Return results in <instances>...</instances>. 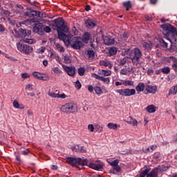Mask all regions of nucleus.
I'll return each instance as SVG.
<instances>
[{
    "instance_id": "7",
    "label": "nucleus",
    "mask_w": 177,
    "mask_h": 177,
    "mask_svg": "<svg viewBox=\"0 0 177 177\" xmlns=\"http://www.w3.org/2000/svg\"><path fill=\"white\" fill-rule=\"evenodd\" d=\"M60 110L62 113H66V114L75 113V104L73 102L66 103L61 106Z\"/></svg>"
},
{
    "instance_id": "63",
    "label": "nucleus",
    "mask_w": 177,
    "mask_h": 177,
    "mask_svg": "<svg viewBox=\"0 0 177 177\" xmlns=\"http://www.w3.org/2000/svg\"><path fill=\"white\" fill-rule=\"evenodd\" d=\"M43 65L44 66V67H46L48 66V60L44 59L43 61Z\"/></svg>"
},
{
    "instance_id": "59",
    "label": "nucleus",
    "mask_w": 177,
    "mask_h": 177,
    "mask_svg": "<svg viewBox=\"0 0 177 177\" xmlns=\"http://www.w3.org/2000/svg\"><path fill=\"white\" fill-rule=\"evenodd\" d=\"M45 49H46L45 47L41 46V47L39 49V53H44V52H45Z\"/></svg>"
},
{
    "instance_id": "37",
    "label": "nucleus",
    "mask_w": 177,
    "mask_h": 177,
    "mask_svg": "<svg viewBox=\"0 0 177 177\" xmlns=\"http://www.w3.org/2000/svg\"><path fill=\"white\" fill-rule=\"evenodd\" d=\"M126 63H129V58L124 57L122 59H120V64L122 66H124V64H126Z\"/></svg>"
},
{
    "instance_id": "31",
    "label": "nucleus",
    "mask_w": 177,
    "mask_h": 177,
    "mask_svg": "<svg viewBox=\"0 0 177 177\" xmlns=\"http://www.w3.org/2000/svg\"><path fill=\"white\" fill-rule=\"evenodd\" d=\"M160 71L163 73V74H169V73H171V68H169V66H165L160 68Z\"/></svg>"
},
{
    "instance_id": "20",
    "label": "nucleus",
    "mask_w": 177,
    "mask_h": 177,
    "mask_svg": "<svg viewBox=\"0 0 177 177\" xmlns=\"http://www.w3.org/2000/svg\"><path fill=\"white\" fill-rule=\"evenodd\" d=\"M177 93V84L172 86L170 89L169 90V95H176Z\"/></svg>"
},
{
    "instance_id": "44",
    "label": "nucleus",
    "mask_w": 177,
    "mask_h": 177,
    "mask_svg": "<svg viewBox=\"0 0 177 177\" xmlns=\"http://www.w3.org/2000/svg\"><path fill=\"white\" fill-rule=\"evenodd\" d=\"M100 81H102L104 84H110V78L109 77H102Z\"/></svg>"
},
{
    "instance_id": "8",
    "label": "nucleus",
    "mask_w": 177,
    "mask_h": 177,
    "mask_svg": "<svg viewBox=\"0 0 177 177\" xmlns=\"http://www.w3.org/2000/svg\"><path fill=\"white\" fill-rule=\"evenodd\" d=\"M34 32L39 35H44V24L39 23L33 27Z\"/></svg>"
},
{
    "instance_id": "38",
    "label": "nucleus",
    "mask_w": 177,
    "mask_h": 177,
    "mask_svg": "<svg viewBox=\"0 0 177 177\" xmlns=\"http://www.w3.org/2000/svg\"><path fill=\"white\" fill-rule=\"evenodd\" d=\"M102 75H104V77H109V75H111V71L110 70H102Z\"/></svg>"
},
{
    "instance_id": "27",
    "label": "nucleus",
    "mask_w": 177,
    "mask_h": 177,
    "mask_svg": "<svg viewBox=\"0 0 177 177\" xmlns=\"http://www.w3.org/2000/svg\"><path fill=\"white\" fill-rule=\"evenodd\" d=\"M94 91L98 96H100V95H103V91L102 90V88L99 86H96L94 87Z\"/></svg>"
},
{
    "instance_id": "52",
    "label": "nucleus",
    "mask_w": 177,
    "mask_h": 177,
    "mask_svg": "<svg viewBox=\"0 0 177 177\" xmlns=\"http://www.w3.org/2000/svg\"><path fill=\"white\" fill-rule=\"evenodd\" d=\"M87 88H88V91L91 93L93 92V89H95V88H93V86L92 85H88Z\"/></svg>"
},
{
    "instance_id": "45",
    "label": "nucleus",
    "mask_w": 177,
    "mask_h": 177,
    "mask_svg": "<svg viewBox=\"0 0 177 177\" xmlns=\"http://www.w3.org/2000/svg\"><path fill=\"white\" fill-rule=\"evenodd\" d=\"M48 96H50V97H54L55 99H57L59 94H56L55 93L48 92Z\"/></svg>"
},
{
    "instance_id": "61",
    "label": "nucleus",
    "mask_w": 177,
    "mask_h": 177,
    "mask_svg": "<svg viewBox=\"0 0 177 177\" xmlns=\"http://www.w3.org/2000/svg\"><path fill=\"white\" fill-rule=\"evenodd\" d=\"M172 68H173V70H174L176 73H177V64H174L172 65Z\"/></svg>"
},
{
    "instance_id": "47",
    "label": "nucleus",
    "mask_w": 177,
    "mask_h": 177,
    "mask_svg": "<svg viewBox=\"0 0 177 177\" xmlns=\"http://www.w3.org/2000/svg\"><path fill=\"white\" fill-rule=\"evenodd\" d=\"M12 34L13 35H15V37L16 38H20L21 36L19 34V32H17L16 30H14V31H12Z\"/></svg>"
},
{
    "instance_id": "18",
    "label": "nucleus",
    "mask_w": 177,
    "mask_h": 177,
    "mask_svg": "<svg viewBox=\"0 0 177 177\" xmlns=\"http://www.w3.org/2000/svg\"><path fill=\"white\" fill-rule=\"evenodd\" d=\"M89 39H91V34H89V32H85L83 35L82 42H84V44H88V42H89Z\"/></svg>"
},
{
    "instance_id": "42",
    "label": "nucleus",
    "mask_w": 177,
    "mask_h": 177,
    "mask_svg": "<svg viewBox=\"0 0 177 177\" xmlns=\"http://www.w3.org/2000/svg\"><path fill=\"white\" fill-rule=\"evenodd\" d=\"M50 31H52V29H50V27H49V26H45V27H44V26H43V35H44L45 32L49 33V32H50Z\"/></svg>"
},
{
    "instance_id": "24",
    "label": "nucleus",
    "mask_w": 177,
    "mask_h": 177,
    "mask_svg": "<svg viewBox=\"0 0 177 177\" xmlns=\"http://www.w3.org/2000/svg\"><path fill=\"white\" fill-rule=\"evenodd\" d=\"M12 106L15 109H19L20 110H23L24 109V106L23 104H19L17 100L13 102Z\"/></svg>"
},
{
    "instance_id": "23",
    "label": "nucleus",
    "mask_w": 177,
    "mask_h": 177,
    "mask_svg": "<svg viewBox=\"0 0 177 177\" xmlns=\"http://www.w3.org/2000/svg\"><path fill=\"white\" fill-rule=\"evenodd\" d=\"M124 8H126V10H129V9H132V3L131 1H127L126 2H123L122 3Z\"/></svg>"
},
{
    "instance_id": "64",
    "label": "nucleus",
    "mask_w": 177,
    "mask_h": 177,
    "mask_svg": "<svg viewBox=\"0 0 177 177\" xmlns=\"http://www.w3.org/2000/svg\"><path fill=\"white\" fill-rule=\"evenodd\" d=\"M85 10H86V12H89V10H91V6H89L88 5L86 6Z\"/></svg>"
},
{
    "instance_id": "14",
    "label": "nucleus",
    "mask_w": 177,
    "mask_h": 177,
    "mask_svg": "<svg viewBox=\"0 0 177 177\" xmlns=\"http://www.w3.org/2000/svg\"><path fill=\"white\" fill-rule=\"evenodd\" d=\"M72 150L76 151L77 153H85V149L82 146L78 145H74L72 147Z\"/></svg>"
},
{
    "instance_id": "5",
    "label": "nucleus",
    "mask_w": 177,
    "mask_h": 177,
    "mask_svg": "<svg viewBox=\"0 0 177 177\" xmlns=\"http://www.w3.org/2000/svg\"><path fill=\"white\" fill-rule=\"evenodd\" d=\"M17 48L19 52L24 53V55H30V53H32V50H34L32 46L21 43H17Z\"/></svg>"
},
{
    "instance_id": "35",
    "label": "nucleus",
    "mask_w": 177,
    "mask_h": 177,
    "mask_svg": "<svg viewBox=\"0 0 177 177\" xmlns=\"http://www.w3.org/2000/svg\"><path fill=\"white\" fill-rule=\"evenodd\" d=\"M23 41L26 42V44H29L30 45L35 44V41L33 39L24 38L23 39Z\"/></svg>"
},
{
    "instance_id": "22",
    "label": "nucleus",
    "mask_w": 177,
    "mask_h": 177,
    "mask_svg": "<svg viewBox=\"0 0 177 177\" xmlns=\"http://www.w3.org/2000/svg\"><path fill=\"white\" fill-rule=\"evenodd\" d=\"M31 15H27L29 17H33L34 19L37 18V17H41V12L39 11H31Z\"/></svg>"
},
{
    "instance_id": "60",
    "label": "nucleus",
    "mask_w": 177,
    "mask_h": 177,
    "mask_svg": "<svg viewBox=\"0 0 177 177\" xmlns=\"http://www.w3.org/2000/svg\"><path fill=\"white\" fill-rule=\"evenodd\" d=\"M72 31L73 32L75 35H77V34L78 33V30H77V28H75V27H73L72 28Z\"/></svg>"
},
{
    "instance_id": "17",
    "label": "nucleus",
    "mask_w": 177,
    "mask_h": 177,
    "mask_svg": "<svg viewBox=\"0 0 177 177\" xmlns=\"http://www.w3.org/2000/svg\"><path fill=\"white\" fill-rule=\"evenodd\" d=\"M127 124H132L133 127H137L138 126V120L132 118V116H129L127 118V121H126Z\"/></svg>"
},
{
    "instance_id": "13",
    "label": "nucleus",
    "mask_w": 177,
    "mask_h": 177,
    "mask_svg": "<svg viewBox=\"0 0 177 177\" xmlns=\"http://www.w3.org/2000/svg\"><path fill=\"white\" fill-rule=\"evenodd\" d=\"M151 170V169L149 167H145V169L141 171V173L139 175V177H149V172H150V171Z\"/></svg>"
},
{
    "instance_id": "19",
    "label": "nucleus",
    "mask_w": 177,
    "mask_h": 177,
    "mask_svg": "<svg viewBox=\"0 0 177 177\" xmlns=\"http://www.w3.org/2000/svg\"><path fill=\"white\" fill-rule=\"evenodd\" d=\"M123 85L124 86H131L133 88V86H135V82L132 80H123Z\"/></svg>"
},
{
    "instance_id": "10",
    "label": "nucleus",
    "mask_w": 177,
    "mask_h": 177,
    "mask_svg": "<svg viewBox=\"0 0 177 177\" xmlns=\"http://www.w3.org/2000/svg\"><path fill=\"white\" fill-rule=\"evenodd\" d=\"M141 45L147 50H150L153 48V43L151 41H145V40H142L141 41Z\"/></svg>"
},
{
    "instance_id": "16",
    "label": "nucleus",
    "mask_w": 177,
    "mask_h": 177,
    "mask_svg": "<svg viewBox=\"0 0 177 177\" xmlns=\"http://www.w3.org/2000/svg\"><path fill=\"white\" fill-rule=\"evenodd\" d=\"M32 75L35 78H37V80H39L40 81H46V79H45V77L42 76L41 73H39L37 71L33 72Z\"/></svg>"
},
{
    "instance_id": "30",
    "label": "nucleus",
    "mask_w": 177,
    "mask_h": 177,
    "mask_svg": "<svg viewBox=\"0 0 177 177\" xmlns=\"http://www.w3.org/2000/svg\"><path fill=\"white\" fill-rule=\"evenodd\" d=\"M146 110L148 113H156V106L154 105H149L147 106Z\"/></svg>"
},
{
    "instance_id": "11",
    "label": "nucleus",
    "mask_w": 177,
    "mask_h": 177,
    "mask_svg": "<svg viewBox=\"0 0 177 177\" xmlns=\"http://www.w3.org/2000/svg\"><path fill=\"white\" fill-rule=\"evenodd\" d=\"M85 24L88 28H95L96 27V21L92 19H87L85 21Z\"/></svg>"
},
{
    "instance_id": "51",
    "label": "nucleus",
    "mask_w": 177,
    "mask_h": 177,
    "mask_svg": "<svg viewBox=\"0 0 177 177\" xmlns=\"http://www.w3.org/2000/svg\"><path fill=\"white\" fill-rule=\"evenodd\" d=\"M21 77H22V78H24V79L30 78V75L27 73H25L21 74Z\"/></svg>"
},
{
    "instance_id": "57",
    "label": "nucleus",
    "mask_w": 177,
    "mask_h": 177,
    "mask_svg": "<svg viewBox=\"0 0 177 177\" xmlns=\"http://www.w3.org/2000/svg\"><path fill=\"white\" fill-rule=\"evenodd\" d=\"M115 86H121V85H123V80L122 82H115Z\"/></svg>"
},
{
    "instance_id": "4",
    "label": "nucleus",
    "mask_w": 177,
    "mask_h": 177,
    "mask_svg": "<svg viewBox=\"0 0 177 177\" xmlns=\"http://www.w3.org/2000/svg\"><path fill=\"white\" fill-rule=\"evenodd\" d=\"M146 88V85L143 82H140L136 86L135 88H121L116 91V93H119L120 96H125L126 97H129V96H133V95H138L140 93V92H143L145 88Z\"/></svg>"
},
{
    "instance_id": "32",
    "label": "nucleus",
    "mask_w": 177,
    "mask_h": 177,
    "mask_svg": "<svg viewBox=\"0 0 177 177\" xmlns=\"http://www.w3.org/2000/svg\"><path fill=\"white\" fill-rule=\"evenodd\" d=\"M109 53L111 56H114V55L117 54V48L112 47L109 50Z\"/></svg>"
},
{
    "instance_id": "2",
    "label": "nucleus",
    "mask_w": 177,
    "mask_h": 177,
    "mask_svg": "<svg viewBox=\"0 0 177 177\" xmlns=\"http://www.w3.org/2000/svg\"><path fill=\"white\" fill-rule=\"evenodd\" d=\"M66 160V162L69 164V165L77 167L78 168H80V167H85V165L89 167L91 169H95V171H99V169H102L103 168V165L100 163H88V159L86 158L82 159L80 158L68 157Z\"/></svg>"
},
{
    "instance_id": "36",
    "label": "nucleus",
    "mask_w": 177,
    "mask_h": 177,
    "mask_svg": "<svg viewBox=\"0 0 177 177\" xmlns=\"http://www.w3.org/2000/svg\"><path fill=\"white\" fill-rule=\"evenodd\" d=\"M159 42L163 48H168V43H167L164 39H159Z\"/></svg>"
},
{
    "instance_id": "29",
    "label": "nucleus",
    "mask_w": 177,
    "mask_h": 177,
    "mask_svg": "<svg viewBox=\"0 0 177 177\" xmlns=\"http://www.w3.org/2000/svg\"><path fill=\"white\" fill-rule=\"evenodd\" d=\"M63 60L66 64H70L71 63V58H70V55H64Z\"/></svg>"
},
{
    "instance_id": "62",
    "label": "nucleus",
    "mask_w": 177,
    "mask_h": 177,
    "mask_svg": "<svg viewBox=\"0 0 177 177\" xmlns=\"http://www.w3.org/2000/svg\"><path fill=\"white\" fill-rule=\"evenodd\" d=\"M28 96H31V97H34L35 96V93H28Z\"/></svg>"
},
{
    "instance_id": "3",
    "label": "nucleus",
    "mask_w": 177,
    "mask_h": 177,
    "mask_svg": "<svg viewBox=\"0 0 177 177\" xmlns=\"http://www.w3.org/2000/svg\"><path fill=\"white\" fill-rule=\"evenodd\" d=\"M161 28L163 30L162 34L165 35V38L169 41L171 44H175L177 38L176 28L169 24H165L161 25Z\"/></svg>"
},
{
    "instance_id": "34",
    "label": "nucleus",
    "mask_w": 177,
    "mask_h": 177,
    "mask_svg": "<svg viewBox=\"0 0 177 177\" xmlns=\"http://www.w3.org/2000/svg\"><path fill=\"white\" fill-rule=\"evenodd\" d=\"M108 162L111 165V167H113V168H114V167H117L118 164H120V160L116 159L113 162Z\"/></svg>"
},
{
    "instance_id": "54",
    "label": "nucleus",
    "mask_w": 177,
    "mask_h": 177,
    "mask_svg": "<svg viewBox=\"0 0 177 177\" xmlns=\"http://www.w3.org/2000/svg\"><path fill=\"white\" fill-rule=\"evenodd\" d=\"M22 154L23 156H28V154H30V151L28 149L24 150Z\"/></svg>"
},
{
    "instance_id": "6",
    "label": "nucleus",
    "mask_w": 177,
    "mask_h": 177,
    "mask_svg": "<svg viewBox=\"0 0 177 177\" xmlns=\"http://www.w3.org/2000/svg\"><path fill=\"white\" fill-rule=\"evenodd\" d=\"M133 55H131V59L133 66H138L142 57V51L138 48H134V51L132 53Z\"/></svg>"
},
{
    "instance_id": "1",
    "label": "nucleus",
    "mask_w": 177,
    "mask_h": 177,
    "mask_svg": "<svg viewBox=\"0 0 177 177\" xmlns=\"http://www.w3.org/2000/svg\"><path fill=\"white\" fill-rule=\"evenodd\" d=\"M53 21L57 27L59 39L63 41L65 45L67 46L71 45V48L75 50H80L84 46L82 38L80 37H74L71 38L70 36H68L64 33L68 32V28L63 18L54 19Z\"/></svg>"
},
{
    "instance_id": "41",
    "label": "nucleus",
    "mask_w": 177,
    "mask_h": 177,
    "mask_svg": "<svg viewBox=\"0 0 177 177\" xmlns=\"http://www.w3.org/2000/svg\"><path fill=\"white\" fill-rule=\"evenodd\" d=\"M115 171L117 172H121V167H120L119 165L115 166L114 167H113V170H111V172H112V174H114V171Z\"/></svg>"
},
{
    "instance_id": "43",
    "label": "nucleus",
    "mask_w": 177,
    "mask_h": 177,
    "mask_svg": "<svg viewBox=\"0 0 177 177\" xmlns=\"http://www.w3.org/2000/svg\"><path fill=\"white\" fill-rule=\"evenodd\" d=\"M53 71L55 74H62V70H60V68H59V67H54V68H53Z\"/></svg>"
},
{
    "instance_id": "46",
    "label": "nucleus",
    "mask_w": 177,
    "mask_h": 177,
    "mask_svg": "<svg viewBox=\"0 0 177 177\" xmlns=\"http://www.w3.org/2000/svg\"><path fill=\"white\" fill-rule=\"evenodd\" d=\"M88 130L90 132H93L95 131V127H93V124H88Z\"/></svg>"
},
{
    "instance_id": "26",
    "label": "nucleus",
    "mask_w": 177,
    "mask_h": 177,
    "mask_svg": "<svg viewBox=\"0 0 177 177\" xmlns=\"http://www.w3.org/2000/svg\"><path fill=\"white\" fill-rule=\"evenodd\" d=\"M128 73H131V68L129 66L122 68L120 71L121 75H127Z\"/></svg>"
},
{
    "instance_id": "50",
    "label": "nucleus",
    "mask_w": 177,
    "mask_h": 177,
    "mask_svg": "<svg viewBox=\"0 0 177 177\" xmlns=\"http://www.w3.org/2000/svg\"><path fill=\"white\" fill-rule=\"evenodd\" d=\"M26 91H32V85H31V84H27L26 86Z\"/></svg>"
},
{
    "instance_id": "48",
    "label": "nucleus",
    "mask_w": 177,
    "mask_h": 177,
    "mask_svg": "<svg viewBox=\"0 0 177 177\" xmlns=\"http://www.w3.org/2000/svg\"><path fill=\"white\" fill-rule=\"evenodd\" d=\"M92 76L93 77V78H95V80H99L100 81L102 80V76L96 73H93Z\"/></svg>"
},
{
    "instance_id": "15",
    "label": "nucleus",
    "mask_w": 177,
    "mask_h": 177,
    "mask_svg": "<svg viewBox=\"0 0 177 177\" xmlns=\"http://www.w3.org/2000/svg\"><path fill=\"white\" fill-rule=\"evenodd\" d=\"M103 39L105 45H114V42H115L114 39H109L107 36L104 37Z\"/></svg>"
},
{
    "instance_id": "40",
    "label": "nucleus",
    "mask_w": 177,
    "mask_h": 177,
    "mask_svg": "<svg viewBox=\"0 0 177 177\" xmlns=\"http://www.w3.org/2000/svg\"><path fill=\"white\" fill-rule=\"evenodd\" d=\"M77 71H78L79 75H80L81 77H82V75L85 74V68H84L83 67L79 68Z\"/></svg>"
},
{
    "instance_id": "9",
    "label": "nucleus",
    "mask_w": 177,
    "mask_h": 177,
    "mask_svg": "<svg viewBox=\"0 0 177 177\" xmlns=\"http://www.w3.org/2000/svg\"><path fill=\"white\" fill-rule=\"evenodd\" d=\"M64 70L70 77H74L75 75V68L73 66H65Z\"/></svg>"
},
{
    "instance_id": "49",
    "label": "nucleus",
    "mask_w": 177,
    "mask_h": 177,
    "mask_svg": "<svg viewBox=\"0 0 177 177\" xmlns=\"http://www.w3.org/2000/svg\"><path fill=\"white\" fill-rule=\"evenodd\" d=\"M66 97H67V95H66V94H64V93L58 94L57 99H66Z\"/></svg>"
},
{
    "instance_id": "12",
    "label": "nucleus",
    "mask_w": 177,
    "mask_h": 177,
    "mask_svg": "<svg viewBox=\"0 0 177 177\" xmlns=\"http://www.w3.org/2000/svg\"><path fill=\"white\" fill-rule=\"evenodd\" d=\"M145 89L149 93L154 94L157 92V86L147 85Z\"/></svg>"
},
{
    "instance_id": "56",
    "label": "nucleus",
    "mask_w": 177,
    "mask_h": 177,
    "mask_svg": "<svg viewBox=\"0 0 177 177\" xmlns=\"http://www.w3.org/2000/svg\"><path fill=\"white\" fill-rule=\"evenodd\" d=\"M169 59H171V60H172V62L174 63H176V64H177V58L176 57H175L174 56H171V57H169Z\"/></svg>"
},
{
    "instance_id": "25",
    "label": "nucleus",
    "mask_w": 177,
    "mask_h": 177,
    "mask_svg": "<svg viewBox=\"0 0 177 177\" xmlns=\"http://www.w3.org/2000/svg\"><path fill=\"white\" fill-rule=\"evenodd\" d=\"M87 56L89 60H93V59H95V51L93 50H87Z\"/></svg>"
},
{
    "instance_id": "55",
    "label": "nucleus",
    "mask_w": 177,
    "mask_h": 177,
    "mask_svg": "<svg viewBox=\"0 0 177 177\" xmlns=\"http://www.w3.org/2000/svg\"><path fill=\"white\" fill-rule=\"evenodd\" d=\"M153 73H154V71L152 68H149L147 70V75H152Z\"/></svg>"
},
{
    "instance_id": "39",
    "label": "nucleus",
    "mask_w": 177,
    "mask_h": 177,
    "mask_svg": "<svg viewBox=\"0 0 177 177\" xmlns=\"http://www.w3.org/2000/svg\"><path fill=\"white\" fill-rule=\"evenodd\" d=\"M82 86V84H81L80 80H77L75 83V87L76 88V89H77V91H80V89H81Z\"/></svg>"
},
{
    "instance_id": "21",
    "label": "nucleus",
    "mask_w": 177,
    "mask_h": 177,
    "mask_svg": "<svg viewBox=\"0 0 177 177\" xmlns=\"http://www.w3.org/2000/svg\"><path fill=\"white\" fill-rule=\"evenodd\" d=\"M158 176V169H153L149 174H148V177H157Z\"/></svg>"
},
{
    "instance_id": "33",
    "label": "nucleus",
    "mask_w": 177,
    "mask_h": 177,
    "mask_svg": "<svg viewBox=\"0 0 177 177\" xmlns=\"http://www.w3.org/2000/svg\"><path fill=\"white\" fill-rule=\"evenodd\" d=\"M107 127L109 129H117L118 128V125L115 123L110 122L107 124Z\"/></svg>"
},
{
    "instance_id": "53",
    "label": "nucleus",
    "mask_w": 177,
    "mask_h": 177,
    "mask_svg": "<svg viewBox=\"0 0 177 177\" xmlns=\"http://www.w3.org/2000/svg\"><path fill=\"white\" fill-rule=\"evenodd\" d=\"M20 32L22 37H27V32L26 30H21Z\"/></svg>"
},
{
    "instance_id": "58",
    "label": "nucleus",
    "mask_w": 177,
    "mask_h": 177,
    "mask_svg": "<svg viewBox=\"0 0 177 177\" xmlns=\"http://www.w3.org/2000/svg\"><path fill=\"white\" fill-rule=\"evenodd\" d=\"M15 160H17L18 164H20V162H21V160L20 159V156H19V155L16 156Z\"/></svg>"
},
{
    "instance_id": "28",
    "label": "nucleus",
    "mask_w": 177,
    "mask_h": 177,
    "mask_svg": "<svg viewBox=\"0 0 177 177\" xmlns=\"http://www.w3.org/2000/svg\"><path fill=\"white\" fill-rule=\"evenodd\" d=\"M100 66H104V67H111L110 62H109L107 59L101 60L100 62Z\"/></svg>"
}]
</instances>
